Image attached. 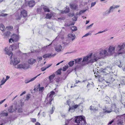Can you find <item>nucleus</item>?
Segmentation results:
<instances>
[{
	"mask_svg": "<svg viewBox=\"0 0 125 125\" xmlns=\"http://www.w3.org/2000/svg\"><path fill=\"white\" fill-rule=\"evenodd\" d=\"M5 53L9 56L11 55L10 57V63L11 65H16L17 64L20 62V60L19 58L15 57H12L13 53L10 51L8 49L6 48L5 50Z\"/></svg>",
	"mask_w": 125,
	"mask_h": 125,
	"instance_id": "obj_1",
	"label": "nucleus"
},
{
	"mask_svg": "<svg viewBox=\"0 0 125 125\" xmlns=\"http://www.w3.org/2000/svg\"><path fill=\"white\" fill-rule=\"evenodd\" d=\"M74 122L82 125H85L86 121L84 116H77L74 119Z\"/></svg>",
	"mask_w": 125,
	"mask_h": 125,
	"instance_id": "obj_2",
	"label": "nucleus"
},
{
	"mask_svg": "<svg viewBox=\"0 0 125 125\" xmlns=\"http://www.w3.org/2000/svg\"><path fill=\"white\" fill-rule=\"evenodd\" d=\"M89 56V60L88 63H93L100 59L97 53H95L93 55H90Z\"/></svg>",
	"mask_w": 125,
	"mask_h": 125,
	"instance_id": "obj_3",
	"label": "nucleus"
},
{
	"mask_svg": "<svg viewBox=\"0 0 125 125\" xmlns=\"http://www.w3.org/2000/svg\"><path fill=\"white\" fill-rule=\"evenodd\" d=\"M125 47V43H124L120 45H118L116 49L118 55L124 53L125 51L124 50Z\"/></svg>",
	"mask_w": 125,
	"mask_h": 125,
	"instance_id": "obj_4",
	"label": "nucleus"
},
{
	"mask_svg": "<svg viewBox=\"0 0 125 125\" xmlns=\"http://www.w3.org/2000/svg\"><path fill=\"white\" fill-rule=\"evenodd\" d=\"M100 59L108 55L107 50H100L99 52L97 53Z\"/></svg>",
	"mask_w": 125,
	"mask_h": 125,
	"instance_id": "obj_5",
	"label": "nucleus"
},
{
	"mask_svg": "<svg viewBox=\"0 0 125 125\" xmlns=\"http://www.w3.org/2000/svg\"><path fill=\"white\" fill-rule=\"evenodd\" d=\"M17 68L19 69H28L29 68L30 65L27 64H20L17 66Z\"/></svg>",
	"mask_w": 125,
	"mask_h": 125,
	"instance_id": "obj_6",
	"label": "nucleus"
},
{
	"mask_svg": "<svg viewBox=\"0 0 125 125\" xmlns=\"http://www.w3.org/2000/svg\"><path fill=\"white\" fill-rule=\"evenodd\" d=\"M11 38L9 39V42H11V41L12 42H16L18 39V36L16 34H13L11 36Z\"/></svg>",
	"mask_w": 125,
	"mask_h": 125,
	"instance_id": "obj_7",
	"label": "nucleus"
},
{
	"mask_svg": "<svg viewBox=\"0 0 125 125\" xmlns=\"http://www.w3.org/2000/svg\"><path fill=\"white\" fill-rule=\"evenodd\" d=\"M54 94L55 92L54 91H52L51 92L50 94L49 95V97L48 98L49 100V101L47 102L50 105L52 104L51 102L53 99L52 97L53 95H54Z\"/></svg>",
	"mask_w": 125,
	"mask_h": 125,
	"instance_id": "obj_8",
	"label": "nucleus"
},
{
	"mask_svg": "<svg viewBox=\"0 0 125 125\" xmlns=\"http://www.w3.org/2000/svg\"><path fill=\"white\" fill-rule=\"evenodd\" d=\"M15 108L16 111H17L18 113H21L23 112V110L22 108L20 105H16L15 106Z\"/></svg>",
	"mask_w": 125,
	"mask_h": 125,
	"instance_id": "obj_9",
	"label": "nucleus"
},
{
	"mask_svg": "<svg viewBox=\"0 0 125 125\" xmlns=\"http://www.w3.org/2000/svg\"><path fill=\"white\" fill-rule=\"evenodd\" d=\"M89 60V55L87 56L84 57L83 60L82 61L81 64L82 65H83L85 64V62H88Z\"/></svg>",
	"mask_w": 125,
	"mask_h": 125,
	"instance_id": "obj_10",
	"label": "nucleus"
},
{
	"mask_svg": "<svg viewBox=\"0 0 125 125\" xmlns=\"http://www.w3.org/2000/svg\"><path fill=\"white\" fill-rule=\"evenodd\" d=\"M56 54H55L52 55L50 53L46 54L43 55L42 56V57L44 58H51V57H53Z\"/></svg>",
	"mask_w": 125,
	"mask_h": 125,
	"instance_id": "obj_11",
	"label": "nucleus"
},
{
	"mask_svg": "<svg viewBox=\"0 0 125 125\" xmlns=\"http://www.w3.org/2000/svg\"><path fill=\"white\" fill-rule=\"evenodd\" d=\"M8 112L10 113H12L14 112H16L15 108V107L14 108L13 106L12 105L8 108Z\"/></svg>",
	"mask_w": 125,
	"mask_h": 125,
	"instance_id": "obj_12",
	"label": "nucleus"
},
{
	"mask_svg": "<svg viewBox=\"0 0 125 125\" xmlns=\"http://www.w3.org/2000/svg\"><path fill=\"white\" fill-rule=\"evenodd\" d=\"M115 48L114 47H112L110 46L109 47L108 50V52L110 54H112L114 52Z\"/></svg>",
	"mask_w": 125,
	"mask_h": 125,
	"instance_id": "obj_13",
	"label": "nucleus"
},
{
	"mask_svg": "<svg viewBox=\"0 0 125 125\" xmlns=\"http://www.w3.org/2000/svg\"><path fill=\"white\" fill-rule=\"evenodd\" d=\"M21 16H23V17H25L27 15V12L25 10H23L21 12Z\"/></svg>",
	"mask_w": 125,
	"mask_h": 125,
	"instance_id": "obj_14",
	"label": "nucleus"
},
{
	"mask_svg": "<svg viewBox=\"0 0 125 125\" xmlns=\"http://www.w3.org/2000/svg\"><path fill=\"white\" fill-rule=\"evenodd\" d=\"M110 108L106 106L103 109V110L104 111V113H109L111 112V111L110 110Z\"/></svg>",
	"mask_w": 125,
	"mask_h": 125,
	"instance_id": "obj_15",
	"label": "nucleus"
},
{
	"mask_svg": "<svg viewBox=\"0 0 125 125\" xmlns=\"http://www.w3.org/2000/svg\"><path fill=\"white\" fill-rule=\"evenodd\" d=\"M28 3L29 7H32L35 4V1L34 0H32L28 1Z\"/></svg>",
	"mask_w": 125,
	"mask_h": 125,
	"instance_id": "obj_16",
	"label": "nucleus"
},
{
	"mask_svg": "<svg viewBox=\"0 0 125 125\" xmlns=\"http://www.w3.org/2000/svg\"><path fill=\"white\" fill-rule=\"evenodd\" d=\"M82 58H78L77 59H74L75 63H78L81 65V63L82 60Z\"/></svg>",
	"mask_w": 125,
	"mask_h": 125,
	"instance_id": "obj_17",
	"label": "nucleus"
},
{
	"mask_svg": "<svg viewBox=\"0 0 125 125\" xmlns=\"http://www.w3.org/2000/svg\"><path fill=\"white\" fill-rule=\"evenodd\" d=\"M41 74H40L37 76H36L34 77V78H32L30 80H25V82L26 83H29L30 82L34 81L38 76H39Z\"/></svg>",
	"mask_w": 125,
	"mask_h": 125,
	"instance_id": "obj_18",
	"label": "nucleus"
},
{
	"mask_svg": "<svg viewBox=\"0 0 125 125\" xmlns=\"http://www.w3.org/2000/svg\"><path fill=\"white\" fill-rule=\"evenodd\" d=\"M120 84L119 83H118L116 85H117V86L118 87V88L120 87V84H121V85H124L125 84V80L124 79H121L120 82Z\"/></svg>",
	"mask_w": 125,
	"mask_h": 125,
	"instance_id": "obj_19",
	"label": "nucleus"
},
{
	"mask_svg": "<svg viewBox=\"0 0 125 125\" xmlns=\"http://www.w3.org/2000/svg\"><path fill=\"white\" fill-rule=\"evenodd\" d=\"M19 43H18L17 44H14L13 45L12 47V50H14L19 48Z\"/></svg>",
	"mask_w": 125,
	"mask_h": 125,
	"instance_id": "obj_20",
	"label": "nucleus"
},
{
	"mask_svg": "<svg viewBox=\"0 0 125 125\" xmlns=\"http://www.w3.org/2000/svg\"><path fill=\"white\" fill-rule=\"evenodd\" d=\"M36 60L35 59L31 58L28 60V63L32 65L36 62Z\"/></svg>",
	"mask_w": 125,
	"mask_h": 125,
	"instance_id": "obj_21",
	"label": "nucleus"
},
{
	"mask_svg": "<svg viewBox=\"0 0 125 125\" xmlns=\"http://www.w3.org/2000/svg\"><path fill=\"white\" fill-rule=\"evenodd\" d=\"M68 36L70 38L72 41L73 40L75 39V36L74 34H68Z\"/></svg>",
	"mask_w": 125,
	"mask_h": 125,
	"instance_id": "obj_22",
	"label": "nucleus"
},
{
	"mask_svg": "<svg viewBox=\"0 0 125 125\" xmlns=\"http://www.w3.org/2000/svg\"><path fill=\"white\" fill-rule=\"evenodd\" d=\"M112 9V8H110V7L109 10H107L105 12H104V15H108L109 14V13H110L113 12V11Z\"/></svg>",
	"mask_w": 125,
	"mask_h": 125,
	"instance_id": "obj_23",
	"label": "nucleus"
},
{
	"mask_svg": "<svg viewBox=\"0 0 125 125\" xmlns=\"http://www.w3.org/2000/svg\"><path fill=\"white\" fill-rule=\"evenodd\" d=\"M70 8L72 9L75 10L76 9L78 8V6L76 4H70Z\"/></svg>",
	"mask_w": 125,
	"mask_h": 125,
	"instance_id": "obj_24",
	"label": "nucleus"
},
{
	"mask_svg": "<svg viewBox=\"0 0 125 125\" xmlns=\"http://www.w3.org/2000/svg\"><path fill=\"white\" fill-rule=\"evenodd\" d=\"M62 48V46L60 45H58L56 46V47H55V49L56 51L57 52H60Z\"/></svg>",
	"mask_w": 125,
	"mask_h": 125,
	"instance_id": "obj_25",
	"label": "nucleus"
},
{
	"mask_svg": "<svg viewBox=\"0 0 125 125\" xmlns=\"http://www.w3.org/2000/svg\"><path fill=\"white\" fill-rule=\"evenodd\" d=\"M116 105L115 104H112V106L110 108V110L111 111H114V110L116 109Z\"/></svg>",
	"mask_w": 125,
	"mask_h": 125,
	"instance_id": "obj_26",
	"label": "nucleus"
},
{
	"mask_svg": "<svg viewBox=\"0 0 125 125\" xmlns=\"http://www.w3.org/2000/svg\"><path fill=\"white\" fill-rule=\"evenodd\" d=\"M114 80V79L113 78L110 77L108 80V81L106 82L107 83L111 84L113 83Z\"/></svg>",
	"mask_w": 125,
	"mask_h": 125,
	"instance_id": "obj_27",
	"label": "nucleus"
},
{
	"mask_svg": "<svg viewBox=\"0 0 125 125\" xmlns=\"http://www.w3.org/2000/svg\"><path fill=\"white\" fill-rule=\"evenodd\" d=\"M55 76V74H53L49 76V78L50 81L51 82H52L53 81V79Z\"/></svg>",
	"mask_w": 125,
	"mask_h": 125,
	"instance_id": "obj_28",
	"label": "nucleus"
},
{
	"mask_svg": "<svg viewBox=\"0 0 125 125\" xmlns=\"http://www.w3.org/2000/svg\"><path fill=\"white\" fill-rule=\"evenodd\" d=\"M94 86V85L93 83L92 82L91 84H90L89 83H88L86 87L87 88H90L93 87Z\"/></svg>",
	"mask_w": 125,
	"mask_h": 125,
	"instance_id": "obj_29",
	"label": "nucleus"
},
{
	"mask_svg": "<svg viewBox=\"0 0 125 125\" xmlns=\"http://www.w3.org/2000/svg\"><path fill=\"white\" fill-rule=\"evenodd\" d=\"M51 65H52V64H49L48 66H47L46 67H43L42 68H41V70L42 71H45V70H46V69H47V68H48L49 67H50V66H51Z\"/></svg>",
	"mask_w": 125,
	"mask_h": 125,
	"instance_id": "obj_30",
	"label": "nucleus"
},
{
	"mask_svg": "<svg viewBox=\"0 0 125 125\" xmlns=\"http://www.w3.org/2000/svg\"><path fill=\"white\" fill-rule=\"evenodd\" d=\"M11 33L9 31H7V32H4V35L5 37H8L9 36L10 34Z\"/></svg>",
	"mask_w": 125,
	"mask_h": 125,
	"instance_id": "obj_31",
	"label": "nucleus"
},
{
	"mask_svg": "<svg viewBox=\"0 0 125 125\" xmlns=\"http://www.w3.org/2000/svg\"><path fill=\"white\" fill-rule=\"evenodd\" d=\"M81 65H80L78 64L75 67L74 69V70L75 71H78L81 68Z\"/></svg>",
	"mask_w": 125,
	"mask_h": 125,
	"instance_id": "obj_32",
	"label": "nucleus"
},
{
	"mask_svg": "<svg viewBox=\"0 0 125 125\" xmlns=\"http://www.w3.org/2000/svg\"><path fill=\"white\" fill-rule=\"evenodd\" d=\"M43 9L44 10V12H49L50 10L47 7L44 6L43 8Z\"/></svg>",
	"mask_w": 125,
	"mask_h": 125,
	"instance_id": "obj_33",
	"label": "nucleus"
},
{
	"mask_svg": "<svg viewBox=\"0 0 125 125\" xmlns=\"http://www.w3.org/2000/svg\"><path fill=\"white\" fill-rule=\"evenodd\" d=\"M90 109L91 110H92L93 111L95 112L96 111H97L98 109L92 106H91L90 107Z\"/></svg>",
	"mask_w": 125,
	"mask_h": 125,
	"instance_id": "obj_34",
	"label": "nucleus"
},
{
	"mask_svg": "<svg viewBox=\"0 0 125 125\" xmlns=\"http://www.w3.org/2000/svg\"><path fill=\"white\" fill-rule=\"evenodd\" d=\"M0 28L2 29H1V30L2 31H5V27L3 24H0Z\"/></svg>",
	"mask_w": 125,
	"mask_h": 125,
	"instance_id": "obj_35",
	"label": "nucleus"
},
{
	"mask_svg": "<svg viewBox=\"0 0 125 125\" xmlns=\"http://www.w3.org/2000/svg\"><path fill=\"white\" fill-rule=\"evenodd\" d=\"M6 28L7 29V30L11 31L13 29V27L12 26H7L6 27Z\"/></svg>",
	"mask_w": 125,
	"mask_h": 125,
	"instance_id": "obj_36",
	"label": "nucleus"
},
{
	"mask_svg": "<svg viewBox=\"0 0 125 125\" xmlns=\"http://www.w3.org/2000/svg\"><path fill=\"white\" fill-rule=\"evenodd\" d=\"M70 67H71L74 64V61H72L68 63Z\"/></svg>",
	"mask_w": 125,
	"mask_h": 125,
	"instance_id": "obj_37",
	"label": "nucleus"
},
{
	"mask_svg": "<svg viewBox=\"0 0 125 125\" xmlns=\"http://www.w3.org/2000/svg\"><path fill=\"white\" fill-rule=\"evenodd\" d=\"M52 17L51 14L49 13H47L46 14V18L47 19H50Z\"/></svg>",
	"mask_w": 125,
	"mask_h": 125,
	"instance_id": "obj_38",
	"label": "nucleus"
},
{
	"mask_svg": "<svg viewBox=\"0 0 125 125\" xmlns=\"http://www.w3.org/2000/svg\"><path fill=\"white\" fill-rule=\"evenodd\" d=\"M119 7V5H116L115 6H111L110 7V8H112V10L113 11V10L115 8H117Z\"/></svg>",
	"mask_w": 125,
	"mask_h": 125,
	"instance_id": "obj_39",
	"label": "nucleus"
},
{
	"mask_svg": "<svg viewBox=\"0 0 125 125\" xmlns=\"http://www.w3.org/2000/svg\"><path fill=\"white\" fill-rule=\"evenodd\" d=\"M61 70L62 69H60L58 70L56 72V74H60L61 73Z\"/></svg>",
	"mask_w": 125,
	"mask_h": 125,
	"instance_id": "obj_40",
	"label": "nucleus"
},
{
	"mask_svg": "<svg viewBox=\"0 0 125 125\" xmlns=\"http://www.w3.org/2000/svg\"><path fill=\"white\" fill-rule=\"evenodd\" d=\"M107 70H106V68H105L104 69H101V71L102 72H103V73H104V74H106V73H107Z\"/></svg>",
	"mask_w": 125,
	"mask_h": 125,
	"instance_id": "obj_41",
	"label": "nucleus"
},
{
	"mask_svg": "<svg viewBox=\"0 0 125 125\" xmlns=\"http://www.w3.org/2000/svg\"><path fill=\"white\" fill-rule=\"evenodd\" d=\"M68 68V65L65 66L64 67H63L62 70L63 71H65Z\"/></svg>",
	"mask_w": 125,
	"mask_h": 125,
	"instance_id": "obj_42",
	"label": "nucleus"
},
{
	"mask_svg": "<svg viewBox=\"0 0 125 125\" xmlns=\"http://www.w3.org/2000/svg\"><path fill=\"white\" fill-rule=\"evenodd\" d=\"M75 82V83L74 84V86H71V88H72L73 87H74L75 86H77L76 85H75V84H77L79 82H80V83L81 82L80 81H77V80H76Z\"/></svg>",
	"mask_w": 125,
	"mask_h": 125,
	"instance_id": "obj_43",
	"label": "nucleus"
},
{
	"mask_svg": "<svg viewBox=\"0 0 125 125\" xmlns=\"http://www.w3.org/2000/svg\"><path fill=\"white\" fill-rule=\"evenodd\" d=\"M71 29L73 31H75L77 30V28L76 26H74L72 27Z\"/></svg>",
	"mask_w": 125,
	"mask_h": 125,
	"instance_id": "obj_44",
	"label": "nucleus"
},
{
	"mask_svg": "<svg viewBox=\"0 0 125 125\" xmlns=\"http://www.w3.org/2000/svg\"><path fill=\"white\" fill-rule=\"evenodd\" d=\"M37 60L38 62L42 60V58L41 56L38 57L37 58Z\"/></svg>",
	"mask_w": 125,
	"mask_h": 125,
	"instance_id": "obj_45",
	"label": "nucleus"
},
{
	"mask_svg": "<svg viewBox=\"0 0 125 125\" xmlns=\"http://www.w3.org/2000/svg\"><path fill=\"white\" fill-rule=\"evenodd\" d=\"M93 24V23H92L91 25H90L87 26L86 27V30H87L91 28V27L92 26Z\"/></svg>",
	"mask_w": 125,
	"mask_h": 125,
	"instance_id": "obj_46",
	"label": "nucleus"
},
{
	"mask_svg": "<svg viewBox=\"0 0 125 125\" xmlns=\"http://www.w3.org/2000/svg\"><path fill=\"white\" fill-rule=\"evenodd\" d=\"M92 31H90L88 33H86L85 34L83 37H86L88 36L89 35H91L92 32Z\"/></svg>",
	"mask_w": 125,
	"mask_h": 125,
	"instance_id": "obj_47",
	"label": "nucleus"
},
{
	"mask_svg": "<svg viewBox=\"0 0 125 125\" xmlns=\"http://www.w3.org/2000/svg\"><path fill=\"white\" fill-rule=\"evenodd\" d=\"M119 109L118 108H116V109H115L114 110V111L116 113H119Z\"/></svg>",
	"mask_w": 125,
	"mask_h": 125,
	"instance_id": "obj_48",
	"label": "nucleus"
},
{
	"mask_svg": "<svg viewBox=\"0 0 125 125\" xmlns=\"http://www.w3.org/2000/svg\"><path fill=\"white\" fill-rule=\"evenodd\" d=\"M62 79L61 78H59L56 80V82H60Z\"/></svg>",
	"mask_w": 125,
	"mask_h": 125,
	"instance_id": "obj_49",
	"label": "nucleus"
},
{
	"mask_svg": "<svg viewBox=\"0 0 125 125\" xmlns=\"http://www.w3.org/2000/svg\"><path fill=\"white\" fill-rule=\"evenodd\" d=\"M81 10L79 12V14H81L82 13L85 12L86 10Z\"/></svg>",
	"mask_w": 125,
	"mask_h": 125,
	"instance_id": "obj_50",
	"label": "nucleus"
},
{
	"mask_svg": "<svg viewBox=\"0 0 125 125\" xmlns=\"http://www.w3.org/2000/svg\"><path fill=\"white\" fill-rule=\"evenodd\" d=\"M4 78H3V79L1 80V85H3L5 83V82L4 81Z\"/></svg>",
	"mask_w": 125,
	"mask_h": 125,
	"instance_id": "obj_51",
	"label": "nucleus"
},
{
	"mask_svg": "<svg viewBox=\"0 0 125 125\" xmlns=\"http://www.w3.org/2000/svg\"><path fill=\"white\" fill-rule=\"evenodd\" d=\"M8 15V14H4L3 13H2L0 14V16H3L4 17L5 16H7Z\"/></svg>",
	"mask_w": 125,
	"mask_h": 125,
	"instance_id": "obj_52",
	"label": "nucleus"
},
{
	"mask_svg": "<svg viewBox=\"0 0 125 125\" xmlns=\"http://www.w3.org/2000/svg\"><path fill=\"white\" fill-rule=\"evenodd\" d=\"M80 104H79L78 105H75L73 106V108H74V109L77 108L78 106H80Z\"/></svg>",
	"mask_w": 125,
	"mask_h": 125,
	"instance_id": "obj_53",
	"label": "nucleus"
},
{
	"mask_svg": "<svg viewBox=\"0 0 125 125\" xmlns=\"http://www.w3.org/2000/svg\"><path fill=\"white\" fill-rule=\"evenodd\" d=\"M30 94H28L27 95L26 98V100H28L29 98H30Z\"/></svg>",
	"mask_w": 125,
	"mask_h": 125,
	"instance_id": "obj_54",
	"label": "nucleus"
},
{
	"mask_svg": "<svg viewBox=\"0 0 125 125\" xmlns=\"http://www.w3.org/2000/svg\"><path fill=\"white\" fill-rule=\"evenodd\" d=\"M69 11V9H66L64 11V12L65 13H68Z\"/></svg>",
	"mask_w": 125,
	"mask_h": 125,
	"instance_id": "obj_55",
	"label": "nucleus"
},
{
	"mask_svg": "<svg viewBox=\"0 0 125 125\" xmlns=\"http://www.w3.org/2000/svg\"><path fill=\"white\" fill-rule=\"evenodd\" d=\"M77 18L75 16H74V17L73 18V21H75L77 20Z\"/></svg>",
	"mask_w": 125,
	"mask_h": 125,
	"instance_id": "obj_56",
	"label": "nucleus"
},
{
	"mask_svg": "<svg viewBox=\"0 0 125 125\" xmlns=\"http://www.w3.org/2000/svg\"><path fill=\"white\" fill-rule=\"evenodd\" d=\"M41 9L40 8H37V11L38 13H40L41 11Z\"/></svg>",
	"mask_w": 125,
	"mask_h": 125,
	"instance_id": "obj_57",
	"label": "nucleus"
},
{
	"mask_svg": "<svg viewBox=\"0 0 125 125\" xmlns=\"http://www.w3.org/2000/svg\"><path fill=\"white\" fill-rule=\"evenodd\" d=\"M96 2H92L91 3V7H92L94 6L96 4Z\"/></svg>",
	"mask_w": 125,
	"mask_h": 125,
	"instance_id": "obj_58",
	"label": "nucleus"
},
{
	"mask_svg": "<svg viewBox=\"0 0 125 125\" xmlns=\"http://www.w3.org/2000/svg\"><path fill=\"white\" fill-rule=\"evenodd\" d=\"M44 89V87H40L39 88V91H42Z\"/></svg>",
	"mask_w": 125,
	"mask_h": 125,
	"instance_id": "obj_59",
	"label": "nucleus"
},
{
	"mask_svg": "<svg viewBox=\"0 0 125 125\" xmlns=\"http://www.w3.org/2000/svg\"><path fill=\"white\" fill-rule=\"evenodd\" d=\"M70 100H68L67 101L66 104L68 105L69 106H70L69 104H70Z\"/></svg>",
	"mask_w": 125,
	"mask_h": 125,
	"instance_id": "obj_60",
	"label": "nucleus"
},
{
	"mask_svg": "<svg viewBox=\"0 0 125 125\" xmlns=\"http://www.w3.org/2000/svg\"><path fill=\"white\" fill-rule=\"evenodd\" d=\"M114 119H112L111 121L109 122L108 123V125L111 124L114 122Z\"/></svg>",
	"mask_w": 125,
	"mask_h": 125,
	"instance_id": "obj_61",
	"label": "nucleus"
},
{
	"mask_svg": "<svg viewBox=\"0 0 125 125\" xmlns=\"http://www.w3.org/2000/svg\"><path fill=\"white\" fill-rule=\"evenodd\" d=\"M69 106L70 107L69 109V111H70L71 110H73L74 109V108H73V106H72V107H70V106Z\"/></svg>",
	"mask_w": 125,
	"mask_h": 125,
	"instance_id": "obj_62",
	"label": "nucleus"
},
{
	"mask_svg": "<svg viewBox=\"0 0 125 125\" xmlns=\"http://www.w3.org/2000/svg\"><path fill=\"white\" fill-rule=\"evenodd\" d=\"M31 121L32 122H34L36 121V119L35 118H32V119Z\"/></svg>",
	"mask_w": 125,
	"mask_h": 125,
	"instance_id": "obj_63",
	"label": "nucleus"
},
{
	"mask_svg": "<svg viewBox=\"0 0 125 125\" xmlns=\"http://www.w3.org/2000/svg\"><path fill=\"white\" fill-rule=\"evenodd\" d=\"M118 62L120 63V65H118V66L120 67H122V65L121 64V61H120L119 62Z\"/></svg>",
	"mask_w": 125,
	"mask_h": 125,
	"instance_id": "obj_64",
	"label": "nucleus"
}]
</instances>
